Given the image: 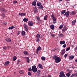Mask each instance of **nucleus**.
Instances as JSON below:
<instances>
[{
	"label": "nucleus",
	"instance_id": "69168bd1",
	"mask_svg": "<svg viewBox=\"0 0 77 77\" xmlns=\"http://www.w3.org/2000/svg\"><path fill=\"white\" fill-rule=\"evenodd\" d=\"M66 1H69V0H66Z\"/></svg>",
	"mask_w": 77,
	"mask_h": 77
},
{
	"label": "nucleus",
	"instance_id": "49530a36",
	"mask_svg": "<svg viewBox=\"0 0 77 77\" xmlns=\"http://www.w3.org/2000/svg\"><path fill=\"white\" fill-rule=\"evenodd\" d=\"M17 3V1H15L13 2V3H14V4H16Z\"/></svg>",
	"mask_w": 77,
	"mask_h": 77
},
{
	"label": "nucleus",
	"instance_id": "9d476101",
	"mask_svg": "<svg viewBox=\"0 0 77 77\" xmlns=\"http://www.w3.org/2000/svg\"><path fill=\"white\" fill-rule=\"evenodd\" d=\"M5 40L7 42H11V39L9 38H7L5 39Z\"/></svg>",
	"mask_w": 77,
	"mask_h": 77
},
{
	"label": "nucleus",
	"instance_id": "c756f323",
	"mask_svg": "<svg viewBox=\"0 0 77 77\" xmlns=\"http://www.w3.org/2000/svg\"><path fill=\"white\" fill-rule=\"evenodd\" d=\"M48 18V16H47V15H46L44 17V20H47Z\"/></svg>",
	"mask_w": 77,
	"mask_h": 77
},
{
	"label": "nucleus",
	"instance_id": "f704fd0d",
	"mask_svg": "<svg viewBox=\"0 0 77 77\" xmlns=\"http://www.w3.org/2000/svg\"><path fill=\"white\" fill-rule=\"evenodd\" d=\"M76 23V20H73L72 21V24L73 25H74L75 24V23Z\"/></svg>",
	"mask_w": 77,
	"mask_h": 77
},
{
	"label": "nucleus",
	"instance_id": "a878e982",
	"mask_svg": "<svg viewBox=\"0 0 77 77\" xmlns=\"http://www.w3.org/2000/svg\"><path fill=\"white\" fill-rule=\"evenodd\" d=\"M38 8H39V9H44V6L42 5H41L39 6Z\"/></svg>",
	"mask_w": 77,
	"mask_h": 77
},
{
	"label": "nucleus",
	"instance_id": "6e6552de",
	"mask_svg": "<svg viewBox=\"0 0 77 77\" xmlns=\"http://www.w3.org/2000/svg\"><path fill=\"white\" fill-rule=\"evenodd\" d=\"M24 27L25 28V30L26 31H27L28 30V26L26 24H24Z\"/></svg>",
	"mask_w": 77,
	"mask_h": 77
},
{
	"label": "nucleus",
	"instance_id": "a211bd4d",
	"mask_svg": "<svg viewBox=\"0 0 77 77\" xmlns=\"http://www.w3.org/2000/svg\"><path fill=\"white\" fill-rule=\"evenodd\" d=\"M19 72L20 74H23L24 73V71L22 70H20Z\"/></svg>",
	"mask_w": 77,
	"mask_h": 77
},
{
	"label": "nucleus",
	"instance_id": "09e8293b",
	"mask_svg": "<svg viewBox=\"0 0 77 77\" xmlns=\"http://www.w3.org/2000/svg\"><path fill=\"white\" fill-rule=\"evenodd\" d=\"M55 50H56V49L54 48L53 49H52L51 50V51H55Z\"/></svg>",
	"mask_w": 77,
	"mask_h": 77
},
{
	"label": "nucleus",
	"instance_id": "052dcab7",
	"mask_svg": "<svg viewBox=\"0 0 77 77\" xmlns=\"http://www.w3.org/2000/svg\"><path fill=\"white\" fill-rule=\"evenodd\" d=\"M75 61L76 62H77V59L75 60Z\"/></svg>",
	"mask_w": 77,
	"mask_h": 77
},
{
	"label": "nucleus",
	"instance_id": "4c0bfd02",
	"mask_svg": "<svg viewBox=\"0 0 77 77\" xmlns=\"http://www.w3.org/2000/svg\"><path fill=\"white\" fill-rule=\"evenodd\" d=\"M66 75L67 77H70V74L69 73H67L66 74Z\"/></svg>",
	"mask_w": 77,
	"mask_h": 77
},
{
	"label": "nucleus",
	"instance_id": "f3484780",
	"mask_svg": "<svg viewBox=\"0 0 77 77\" xmlns=\"http://www.w3.org/2000/svg\"><path fill=\"white\" fill-rule=\"evenodd\" d=\"M23 53L25 55H28L29 54V53H28V52L26 51H24Z\"/></svg>",
	"mask_w": 77,
	"mask_h": 77
},
{
	"label": "nucleus",
	"instance_id": "412c9836",
	"mask_svg": "<svg viewBox=\"0 0 77 77\" xmlns=\"http://www.w3.org/2000/svg\"><path fill=\"white\" fill-rule=\"evenodd\" d=\"M26 59L27 60V62H28V63H29L30 62V59H29V57H26Z\"/></svg>",
	"mask_w": 77,
	"mask_h": 77
},
{
	"label": "nucleus",
	"instance_id": "0eeeda50",
	"mask_svg": "<svg viewBox=\"0 0 77 77\" xmlns=\"http://www.w3.org/2000/svg\"><path fill=\"white\" fill-rule=\"evenodd\" d=\"M28 24L29 26H33V22L30 21H29L28 22Z\"/></svg>",
	"mask_w": 77,
	"mask_h": 77
},
{
	"label": "nucleus",
	"instance_id": "ddd939ff",
	"mask_svg": "<svg viewBox=\"0 0 77 77\" xmlns=\"http://www.w3.org/2000/svg\"><path fill=\"white\" fill-rule=\"evenodd\" d=\"M50 28L52 29V30H53L54 29V25L53 24L51 25Z\"/></svg>",
	"mask_w": 77,
	"mask_h": 77
},
{
	"label": "nucleus",
	"instance_id": "20e7f679",
	"mask_svg": "<svg viewBox=\"0 0 77 77\" xmlns=\"http://www.w3.org/2000/svg\"><path fill=\"white\" fill-rule=\"evenodd\" d=\"M40 35L39 34H38L36 35V38L35 39V41L37 42H39L40 39Z\"/></svg>",
	"mask_w": 77,
	"mask_h": 77
},
{
	"label": "nucleus",
	"instance_id": "393cba45",
	"mask_svg": "<svg viewBox=\"0 0 77 77\" xmlns=\"http://www.w3.org/2000/svg\"><path fill=\"white\" fill-rule=\"evenodd\" d=\"M38 68L42 69V64H39L38 65Z\"/></svg>",
	"mask_w": 77,
	"mask_h": 77
},
{
	"label": "nucleus",
	"instance_id": "aec40b11",
	"mask_svg": "<svg viewBox=\"0 0 77 77\" xmlns=\"http://www.w3.org/2000/svg\"><path fill=\"white\" fill-rule=\"evenodd\" d=\"M15 29V26H10L8 28V29L9 30H12V29Z\"/></svg>",
	"mask_w": 77,
	"mask_h": 77
},
{
	"label": "nucleus",
	"instance_id": "c03bdc74",
	"mask_svg": "<svg viewBox=\"0 0 77 77\" xmlns=\"http://www.w3.org/2000/svg\"><path fill=\"white\" fill-rule=\"evenodd\" d=\"M7 49V47L6 46H5L3 47L4 50H6Z\"/></svg>",
	"mask_w": 77,
	"mask_h": 77
},
{
	"label": "nucleus",
	"instance_id": "2f4dec72",
	"mask_svg": "<svg viewBox=\"0 0 77 77\" xmlns=\"http://www.w3.org/2000/svg\"><path fill=\"white\" fill-rule=\"evenodd\" d=\"M63 25H61L59 27V29H62V28H63Z\"/></svg>",
	"mask_w": 77,
	"mask_h": 77
},
{
	"label": "nucleus",
	"instance_id": "e433bc0d",
	"mask_svg": "<svg viewBox=\"0 0 77 77\" xmlns=\"http://www.w3.org/2000/svg\"><path fill=\"white\" fill-rule=\"evenodd\" d=\"M42 59L43 60H45V57H42Z\"/></svg>",
	"mask_w": 77,
	"mask_h": 77
},
{
	"label": "nucleus",
	"instance_id": "4468645a",
	"mask_svg": "<svg viewBox=\"0 0 77 77\" xmlns=\"http://www.w3.org/2000/svg\"><path fill=\"white\" fill-rule=\"evenodd\" d=\"M65 49H63L62 50V52H61V55H63V54H65Z\"/></svg>",
	"mask_w": 77,
	"mask_h": 77
},
{
	"label": "nucleus",
	"instance_id": "6e6d98bb",
	"mask_svg": "<svg viewBox=\"0 0 77 77\" xmlns=\"http://www.w3.org/2000/svg\"><path fill=\"white\" fill-rule=\"evenodd\" d=\"M42 20H41L39 22L40 23H41V22H42Z\"/></svg>",
	"mask_w": 77,
	"mask_h": 77
},
{
	"label": "nucleus",
	"instance_id": "6ab92c4d",
	"mask_svg": "<svg viewBox=\"0 0 77 77\" xmlns=\"http://www.w3.org/2000/svg\"><path fill=\"white\" fill-rule=\"evenodd\" d=\"M19 15L20 16H24V15H26V14H25V13H19Z\"/></svg>",
	"mask_w": 77,
	"mask_h": 77
},
{
	"label": "nucleus",
	"instance_id": "8fccbe9b",
	"mask_svg": "<svg viewBox=\"0 0 77 77\" xmlns=\"http://www.w3.org/2000/svg\"><path fill=\"white\" fill-rule=\"evenodd\" d=\"M52 37H54L56 36V35L54 34H53V35H52Z\"/></svg>",
	"mask_w": 77,
	"mask_h": 77
},
{
	"label": "nucleus",
	"instance_id": "f8f14e48",
	"mask_svg": "<svg viewBox=\"0 0 77 77\" xmlns=\"http://www.w3.org/2000/svg\"><path fill=\"white\" fill-rule=\"evenodd\" d=\"M9 61H7L4 64V65L5 66H8V65H9Z\"/></svg>",
	"mask_w": 77,
	"mask_h": 77
},
{
	"label": "nucleus",
	"instance_id": "f03ea898",
	"mask_svg": "<svg viewBox=\"0 0 77 77\" xmlns=\"http://www.w3.org/2000/svg\"><path fill=\"white\" fill-rule=\"evenodd\" d=\"M32 72H34L35 73L37 72V70H38V69L36 68V66L35 65L33 66L32 67Z\"/></svg>",
	"mask_w": 77,
	"mask_h": 77
},
{
	"label": "nucleus",
	"instance_id": "72a5a7b5",
	"mask_svg": "<svg viewBox=\"0 0 77 77\" xmlns=\"http://www.w3.org/2000/svg\"><path fill=\"white\" fill-rule=\"evenodd\" d=\"M41 50V48L40 46H39L37 49V50L38 51Z\"/></svg>",
	"mask_w": 77,
	"mask_h": 77
},
{
	"label": "nucleus",
	"instance_id": "bb28decb",
	"mask_svg": "<svg viewBox=\"0 0 77 77\" xmlns=\"http://www.w3.org/2000/svg\"><path fill=\"white\" fill-rule=\"evenodd\" d=\"M23 21L24 22H27L28 21V19L27 18H24L23 19Z\"/></svg>",
	"mask_w": 77,
	"mask_h": 77
},
{
	"label": "nucleus",
	"instance_id": "dca6fc26",
	"mask_svg": "<svg viewBox=\"0 0 77 77\" xmlns=\"http://www.w3.org/2000/svg\"><path fill=\"white\" fill-rule=\"evenodd\" d=\"M74 56H71L69 57V59L70 60H72V59H74Z\"/></svg>",
	"mask_w": 77,
	"mask_h": 77
},
{
	"label": "nucleus",
	"instance_id": "a18cd8bd",
	"mask_svg": "<svg viewBox=\"0 0 77 77\" xmlns=\"http://www.w3.org/2000/svg\"><path fill=\"white\" fill-rule=\"evenodd\" d=\"M75 75V74H73L72 75L70 76V77H74V76Z\"/></svg>",
	"mask_w": 77,
	"mask_h": 77
},
{
	"label": "nucleus",
	"instance_id": "5fc2aeb1",
	"mask_svg": "<svg viewBox=\"0 0 77 77\" xmlns=\"http://www.w3.org/2000/svg\"><path fill=\"white\" fill-rule=\"evenodd\" d=\"M53 23H54V24H55V23H56V22L55 21H53Z\"/></svg>",
	"mask_w": 77,
	"mask_h": 77
},
{
	"label": "nucleus",
	"instance_id": "338daca9",
	"mask_svg": "<svg viewBox=\"0 0 77 77\" xmlns=\"http://www.w3.org/2000/svg\"><path fill=\"white\" fill-rule=\"evenodd\" d=\"M4 24H6V23H4Z\"/></svg>",
	"mask_w": 77,
	"mask_h": 77
},
{
	"label": "nucleus",
	"instance_id": "3c124183",
	"mask_svg": "<svg viewBox=\"0 0 77 77\" xmlns=\"http://www.w3.org/2000/svg\"><path fill=\"white\" fill-rule=\"evenodd\" d=\"M3 11H4V12H6L7 11L6 10H5V9H4L3 10Z\"/></svg>",
	"mask_w": 77,
	"mask_h": 77
},
{
	"label": "nucleus",
	"instance_id": "4d7b16f0",
	"mask_svg": "<svg viewBox=\"0 0 77 77\" xmlns=\"http://www.w3.org/2000/svg\"><path fill=\"white\" fill-rule=\"evenodd\" d=\"M77 50V48H75V50Z\"/></svg>",
	"mask_w": 77,
	"mask_h": 77
},
{
	"label": "nucleus",
	"instance_id": "ea45409f",
	"mask_svg": "<svg viewBox=\"0 0 77 77\" xmlns=\"http://www.w3.org/2000/svg\"><path fill=\"white\" fill-rule=\"evenodd\" d=\"M63 48H66V44L63 45Z\"/></svg>",
	"mask_w": 77,
	"mask_h": 77
},
{
	"label": "nucleus",
	"instance_id": "e2e57ef3",
	"mask_svg": "<svg viewBox=\"0 0 77 77\" xmlns=\"http://www.w3.org/2000/svg\"><path fill=\"white\" fill-rule=\"evenodd\" d=\"M7 47L8 48H9L10 47L9 46H7Z\"/></svg>",
	"mask_w": 77,
	"mask_h": 77
},
{
	"label": "nucleus",
	"instance_id": "473e14b6",
	"mask_svg": "<svg viewBox=\"0 0 77 77\" xmlns=\"http://www.w3.org/2000/svg\"><path fill=\"white\" fill-rule=\"evenodd\" d=\"M36 18H37V20H38V21H39L40 20V17L38 16H37L36 17Z\"/></svg>",
	"mask_w": 77,
	"mask_h": 77
},
{
	"label": "nucleus",
	"instance_id": "774afa93",
	"mask_svg": "<svg viewBox=\"0 0 77 77\" xmlns=\"http://www.w3.org/2000/svg\"><path fill=\"white\" fill-rule=\"evenodd\" d=\"M73 45H72V47H73Z\"/></svg>",
	"mask_w": 77,
	"mask_h": 77
},
{
	"label": "nucleus",
	"instance_id": "5701e85b",
	"mask_svg": "<svg viewBox=\"0 0 77 77\" xmlns=\"http://www.w3.org/2000/svg\"><path fill=\"white\" fill-rule=\"evenodd\" d=\"M40 73H41V70H38L37 71V75H38V76L39 75V74H40Z\"/></svg>",
	"mask_w": 77,
	"mask_h": 77
},
{
	"label": "nucleus",
	"instance_id": "f257e3e1",
	"mask_svg": "<svg viewBox=\"0 0 77 77\" xmlns=\"http://www.w3.org/2000/svg\"><path fill=\"white\" fill-rule=\"evenodd\" d=\"M53 59H55V61L56 63H59L61 60V59L59 57H57L56 55H55L53 57Z\"/></svg>",
	"mask_w": 77,
	"mask_h": 77
},
{
	"label": "nucleus",
	"instance_id": "423d86ee",
	"mask_svg": "<svg viewBox=\"0 0 77 77\" xmlns=\"http://www.w3.org/2000/svg\"><path fill=\"white\" fill-rule=\"evenodd\" d=\"M69 14L70 15H75L76 13L75 11H73L70 12Z\"/></svg>",
	"mask_w": 77,
	"mask_h": 77
},
{
	"label": "nucleus",
	"instance_id": "58836bf2",
	"mask_svg": "<svg viewBox=\"0 0 77 77\" xmlns=\"http://www.w3.org/2000/svg\"><path fill=\"white\" fill-rule=\"evenodd\" d=\"M69 50H70V48L69 47L68 48H67L66 49V51H68Z\"/></svg>",
	"mask_w": 77,
	"mask_h": 77
},
{
	"label": "nucleus",
	"instance_id": "c85d7f7f",
	"mask_svg": "<svg viewBox=\"0 0 77 77\" xmlns=\"http://www.w3.org/2000/svg\"><path fill=\"white\" fill-rule=\"evenodd\" d=\"M17 59V57L14 56L13 57V60L14 61H15V60H16Z\"/></svg>",
	"mask_w": 77,
	"mask_h": 77
},
{
	"label": "nucleus",
	"instance_id": "7c9ffc66",
	"mask_svg": "<svg viewBox=\"0 0 77 77\" xmlns=\"http://www.w3.org/2000/svg\"><path fill=\"white\" fill-rule=\"evenodd\" d=\"M25 31H23L21 32V34L22 35H23V36H24L25 35Z\"/></svg>",
	"mask_w": 77,
	"mask_h": 77
},
{
	"label": "nucleus",
	"instance_id": "603ef678",
	"mask_svg": "<svg viewBox=\"0 0 77 77\" xmlns=\"http://www.w3.org/2000/svg\"><path fill=\"white\" fill-rule=\"evenodd\" d=\"M38 51V50H36V53H37V54H38V51Z\"/></svg>",
	"mask_w": 77,
	"mask_h": 77
},
{
	"label": "nucleus",
	"instance_id": "79ce46f5",
	"mask_svg": "<svg viewBox=\"0 0 77 77\" xmlns=\"http://www.w3.org/2000/svg\"><path fill=\"white\" fill-rule=\"evenodd\" d=\"M28 75H32V73L30 72H29L28 73Z\"/></svg>",
	"mask_w": 77,
	"mask_h": 77
},
{
	"label": "nucleus",
	"instance_id": "b1692460",
	"mask_svg": "<svg viewBox=\"0 0 77 77\" xmlns=\"http://www.w3.org/2000/svg\"><path fill=\"white\" fill-rule=\"evenodd\" d=\"M32 4L33 6H36V2L35 1H34L32 2Z\"/></svg>",
	"mask_w": 77,
	"mask_h": 77
},
{
	"label": "nucleus",
	"instance_id": "c9c22d12",
	"mask_svg": "<svg viewBox=\"0 0 77 77\" xmlns=\"http://www.w3.org/2000/svg\"><path fill=\"white\" fill-rule=\"evenodd\" d=\"M65 12H66V10H63L61 11V14H65Z\"/></svg>",
	"mask_w": 77,
	"mask_h": 77
},
{
	"label": "nucleus",
	"instance_id": "cd10ccee",
	"mask_svg": "<svg viewBox=\"0 0 77 77\" xmlns=\"http://www.w3.org/2000/svg\"><path fill=\"white\" fill-rule=\"evenodd\" d=\"M41 2H38L37 3V6H41Z\"/></svg>",
	"mask_w": 77,
	"mask_h": 77
},
{
	"label": "nucleus",
	"instance_id": "2eb2a0df",
	"mask_svg": "<svg viewBox=\"0 0 77 77\" xmlns=\"http://www.w3.org/2000/svg\"><path fill=\"white\" fill-rule=\"evenodd\" d=\"M60 43L61 45H63V44H65V41H60Z\"/></svg>",
	"mask_w": 77,
	"mask_h": 77
},
{
	"label": "nucleus",
	"instance_id": "864d4df0",
	"mask_svg": "<svg viewBox=\"0 0 77 77\" xmlns=\"http://www.w3.org/2000/svg\"><path fill=\"white\" fill-rule=\"evenodd\" d=\"M50 35H51V36H52V35H53V33H50Z\"/></svg>",
	"mask_w": 77,
	"mask_h": 77
},
{
	"label": "nucleus",
	"instance_id": "a19ab883",
	"mask_svg": "<svg viewBox=\"0 0 77 77\" xmlns=\"http://www.w3.org/2000/svg\"><path fill=\"white\" fill-rule=\"evenodd\" d=\"M28 70L29 71H32V68L31 67H29V68L28 69Z\"/></svg>",
	"mask_w": 77,
	"mask_h": 77
},
{
	"label": "nucleus",
	"instance_id": "13d9d810",
	"mask_svg": "<svg viewBox=\"0 0 77 77\" xmlns=\"http://www.w3.org/2000/svg\"><path fill=\"white\" fill-rule=\"evenodd\" d=\"M59 2H62L63 0H58Z\"/></svg>",
	"mask_w": 77,
	"mask_h": 77
},
{
	"label": "nucleus",
	"instance_id": "bf43d9fd",
	"mask_svg": "<svg viewBox=\"0 0 77 77\" xmlns=\"http://www.w3.org/2000/svg\"><path fill=\"white\" fill-rule=\"evenodd\" d=\"M75 74V75H76V76H77V72Z\"/></svg>",
	"mask_w": 77,
	"mask_h": 77
},
{
	"label": "nucleus",
	"instance_id": "4be33fe9",
	"mask_svg": "<svg viewBox=\"0 0 77 77\" xmlns=\"http://www.w3.org/2000/svg\"><path fill=\"white\" fill-rule=\"evenodd\" d=\"M63 34L62 33L60 34L59 35V37H61V38H63Z\"/></svg>",
	"mask_w": 77,
	"mask_h": 77
},
{
	"label": "nucleus",
	"instance_id": "39448f33",
	"mask_svg": "<svg viewBox=\"0 0 77 77\" xmlns=\"http://www.w3.org/2000/svg\"><path fill=\"white\" fill-rule=\"evenodd\" d=\"M69 11H67L64 14V16H66V17H68L69 16Z\"/></svg>",
	"mask_w": 77,
	"mask_h": 77
},
{
	"label": "nucleus",
	"instance_id": "9b49d317",
	"mask_svg": "<svg viewBox=\"0 0 77 77\" xmlns=\"http://www.w3.org/2000/svg\"><path fill=\"white\" fill-rule=\"evenodd\" d=\"M51 17L52 18V20H53V21H56V18L54 17V15H51Z\"/></svg>",
	"mask_w": 77,
	"mask_h": 77
},
{
	"label": "nucleus",
	"instance_id": "0e129e2a",
	"mask_svg": "<svg viewBox=\"0 0 77 77\" xmlns=\"http://www.w3.org/2000/svg\"><path fill=\"white\" fill-rule=\"evenodd\" d=\"M48 77H51V76L50 75H49Z\"/></svg>",
	"mask_w": 77,
	"mask_h": 77
},
{
	"label": "nucleus",
	"instance_id": "7ed1b4c3",
	"mask_svg": "<svg viewBox=\"0 0 77 77\" xmlns=\"http://www.w3.org/2000/svg\"><path fill=\"white\" fill-rule=\"evenodd\" d=\"M65 72L63 71L61 72L60 73V75L59 77H66L65 75Z\"/></svg>",
	"mask_w": 77,
	"mask_h": 77
},
{
	"label": "nucleus",
	"instance_id": "37998d69",
	"mask_svg": "<svg viewBox=\"0 0 77 77\" xmlns=\"http://www.w3.org/2000/svg\"><path fill=\"white\" fill-rule=\"evenodd\" d=\"M2 16L3 18L5 17V14H4V13H2Z\"/></svg>",
	"mask_w": 77,
	"mask_h": 77
},
{
	"label": "nucleus",
	"instance_id": "1a4fd4ad",
	"mask_svg": "<svg viewBox=\"0 0 77 77\" xmlns=\"http://www.w3.org/2000/svg\"><path fill=\"white\" fill-rule=\"evenodd\" d=\"M67 29L66 27V26H64L62 29V31L63 32H65V31H66Z\"/></svg>",
	"mask_w": 77,
	"mask_h": 77
},
{
	"label": "nucleus",
	"instance_id": "de8ad7c7",
	"mask_svg": "<svg viewBox=\"0 0 77 77\" xmlns=\"http://www.w3.org/2000/svg\"><path fill=\"white\" fill-rule=\"evenodd\" d=\"M67 56H68V54H65L64 55L65 57H67Z\"/></svg>",
	"mask_w": 77,
	"mask_h": 77
},
{
	"label": "nucleus",
	"instance_id": "680f3d73",
	"mask_svg": "<svg viewBox=\"0 0 77 77\" xmlns=\"http://www.w3.org/2000/svg\"><path fill=\"white\" fill-rule=\"evenodd\" d=\"M19 34H20V32H18L17 33V35H19Z\"/></svg>",
	"mask_w": 77,
	"mask_h": 77
}]
</instances>
